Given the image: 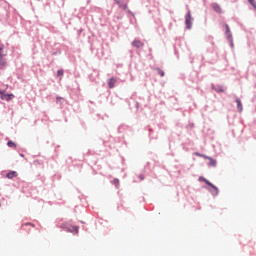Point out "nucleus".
Wrapping results in <instances>:
<instances>
[{
	"mask_svg": "<svg viewBox=\"0 0 256 256\" xmlns=\"http://www.w3.org/2000/svg\"><path fill=\"white\" fill-rule=\"evenodd\" d=\"M7 65L5 58L3 57V46L0 45V69H3Z\"/></svg>",
	"mask_w": 256,
	"mask_h": 256,
	"instance_id": "4",
	"label": "nucleus"
},
{
	"mask_svg": "<svg viewBox=\"0 0 256 256\" xmlns=\"http://www.w3.org/2000/svg\"><path fill=\"white\" fill-rule=\"evenodd\" d=\"M225 29H226V35L228 39H231V29L229 28L228 24H225Z\"/></svg>",
	"mask_w": 256,
	"mask_h": 256,
	"instance_id": "11",
	"label": "nucleus"
},
{
	"mask_svg": "<svg viewBox=\"0 0 256 256\" xmlns=\"http://www.w3.org/2000/svg\"><path fill=\"white\" fill-rule=\"evenodd\" d=\"M27 227H35V225H34V224H31V223H25V224L22 225V229H23L24 231H28V230H27Z\"/></svg>",
	"mask_w": 256,
	"mask_h": 256,
	"instance_id": "12",
	"label": "nucleus"
},
{
	"mask_svg": "<svg viewBox=\"0 0 256 256\" xmlns=\"http://www.w3.org/2000/svg\"><path fill=\"white\" fill-rule=\"evenodd\" d=\"M143 45H145L141 40H134L132 42V46L136 47V49H141V47H143Z\"/></svg>",
	"mask_w": 256,
	"mask_h": 256,
	"instance_id": "6",
	"label": "nucleus"
},
{
	"mask_svg": "<svg viewBox=\"0 0 256 256\" xmlns=\"http://www.w3.org/2000/svg\"><path fill=\"white\" fill-rule=\"evenodd\" d=\"M158 75H160V77H165V72L161 69H156Z\"/></svg>",
	"mask_w": 256,
	"mask_h": 256,
	"instance_id": "13",
	"label": "nucleus"
},
{
	"mask_svg": "<svg viewBox=\"0 0 256 256\" xmlns=\"http://www.w3.org/2000/svg\"><path fill=\"white\" fill-rule=\"evenodd\" d=\"M113 184L116 185V187H119V179L115 178Z\"/></svg>",
	"mask_w": 256,
	"mask_h": 256,
	"instance_id": "16",
	"label": "nucleus"
},
{
	"mask_svg": "<svg viewBox=\"0 0 256 256\" xmlns=\"http://www.w3.org/2000/svg\"><path fill=\"white\" fill-rule=\"evenodd\" d=\"M202 181H204V183H206V185H209V187H212V189H214V192H212V195H214L216 197V195H219V188H217V186L213 185V183L209 182V180L205 179V178H200Z\"/></svg>",
	"mask_w": 256,
	"mask_h": 256,
	"instance_id": "1",
	"label": "nucleus"
},
{
	"mask_svg": "<svg viewBox=\"0 0 256 256\" xmlns=\"http://www.w3.org/2000/svg\"><path fill=\"white\" fill-rule=\"evenodd\" d=\"M116 83H117V79L111 78V79L108 81L109 88H110V89H113V87H115V84H116Z\"/></svg>",
	"mask_w": 256,
	"mask_h": 256,
	"instance_id": "8",
	"label": "nucleus"
},
{
	"mask_svg": "<svg viewBox=\"0 0 256 256\" xmlns=\"http://www.w3.org/2000/svg\"><path fill=\"white\" fill-rule=\"evenodd\" d=\"M248 3H250V5H252V7H254V9H256L255 0H248Z\"/></svg>",
	"mask_w": 256,
	"mask_h": 256,
	"instance_id": "15",
	"label": "nucleus"
},
{
	"mask_svg": "<svg viewBox=\"0 0 256 256\" xmlns=\"http://www.w3.org/2000/svg\"><path fill=\"white\" fill-rule=\"evenodd\" d=\"M236 103H237V109H238L239 113H241L243 111V104L241 103V100L236 99Z\"/></svg>",
	"mask_w": 256,
	"mask_h": 256,
	"instance_id": "10",
	"label": "nucleus"
},
{
	"mask_svg": "<svg viewBox=\"0 0 256 256\" xmlns=\"http://www.w3.org/2000/svg\"><path fill=\"white\" fill-rule=\"evenodd\" d=\"M196 155L198 157H204V159H208L210 167H217V161H215L213 158H211L209 156L201 155L199 153H196Z\"/></svg>",
	"mask_w": 256,
	"mask_h": 256,
	"instance_id": "3",
	"label": "nucleus"
},
{
	"mask_svg": "<svg viewBox=\"0 0 256 256\" xmlns=\"http://www.w3.org/2000/svg\"><path fill=\"white\" fill-rule=\"evenodd\" d=\"M212 8L214 9V11H215L216 13H223V10L221 9V6H219V4H217V3H214V4L212 5Z\"/></svg>",
	"mask_w": 256,
	"mask_h": 256,
	"instance_id": "7",
	"label": "nucleus"
},
{
	"mask_svg": "<svg viewBox=\"0 0 256 256\" xmlns=\"http://www.w3.org/2000/svg\"><path fill=\"white\" fill-rule=\"evenodd\" d=\"M185 24L187 29H191V12H188L185 17Z\"/></svg>",
	"mask_w": 256,
	"mask_h": 256,
	"instance_id": "5",
	"label": "nucleus"
},
{
	"mask_svg": "<svg viewBox=\"0 0 256 256\" xmlns=\"http://www.w3.org/2000/svg\"><path fill=\"white\" fill-rule=\"evenodd\" d=\"M7 146L8 147H17V145L13 141H8Z\"/></svg>",
	"mask_w": 256,
	"mask_h": 256,
	"instance_id": "14",
	"label": "nucleus"
},
{
	"mask_svg": "<svg viewBox=\"0 0 256 256\" xmlns=\"http://www.w3.org/2000/svg\"><path fill=\"white\" fill-rule=\"evenodd\" d=\"M57 76L58 77H63V70H58L57 71Z\"/></svg>",
	"mask_w": 256,
	"mask_h": 256,
	"instance_id": "17",
	"label": "nucleus"
},
{
	"mask_svg": "<svg viewBox=\"0 0 256 256\" xmlns=\"http://www.w3.org/2000/svg\"><path fill=\"white\" fill-rule=\"evenodd\" d=\"M62 229H65V225L60 226Z\"/></svg>",
	"mask_w": 256,
	"mask_h": 256,
	"instance_id": "19",
	"label": "nucleus"
},
{
	"mask_svg": "<svg viewBox=\"0 0 256 256\" xmlns=\"http://www.w3.org/2000/svg\"><path fill=\"white\" fill-rule=\"evenodd\" d=\"M7 179H13L14 177H17L16 171H10L6 174Z\"/></svg>",
	"mask_w": 256,
	"mask_h": 256,
	"instance_id": "9",
	"label": "nucleus"
},
{
	"mask_svg": "<svg viewBox=\"0 0 256 256\" xmlns=\"http://www.w3.org/2000/svg\"><path fill=\"white\" fill-rule=\"evenodd\" d=\"M0 98L2 101H11V99L15 98L13 94H5L3 91H0Z\"/></svg>",
	"mask_w": 256,
	"mask_h": 256,
	"instance_id": "2",
	"label": "nucleus"
},
{
	"mask_svg": "<svg viewBox=\"0 0 256 256\" xmlns=\"http://www.w3.org/2000/svg\"><path fill=\"white\" fill-rule=\"evenodd\" d=\"M72 229H73V231H75L76 233H79V227L74 226V227H72Z\"/></svg>",
	"mask_w": 256,
	"mask_h": 256,
	"instance_id": "18",
	"label": "nucleus"
}]
</instances>
